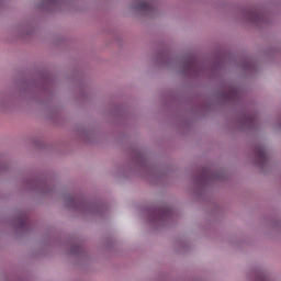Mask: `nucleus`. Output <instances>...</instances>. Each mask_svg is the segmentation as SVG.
Instances as JSON below:
<instances>
[{
	"mask_svg": "<svg viewBox=\"0 0 281 281\" xmlns=\"http://www.w3.org/2000/svg\"><path fill=\"white\" fill-rule=\"evenodd\" d=\"M148 8H150V5L146 4V3H142L138 5V10H140V11H146V10H148Z\"/></svg>",
	"mask_w": 281,
	"mask_h": 281,
	"instance_id": "f257e3e1",
	"label": "nucleus"
}]
</instances>
